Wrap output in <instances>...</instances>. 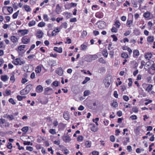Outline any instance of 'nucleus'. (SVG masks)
Wrapping results in <instances>:
<instances>
[{
	"label": "nucleus",
	"mask_w": 155,
	"mask_h": 155,
	"mask_svg": "<svg viewBox=\"0 0 155 155\" xmlns=\"http://www.w3.org/2000/svg\"><path fill=\"white\" fill-rule=\"evenodd\" d=\"M13 63L16 65L18 64L21 65L24 64L25 63V61H21L19 58H17L13 61Z\"/></svg>",
	"instance_id": "f257e3e1"
},
{
	"label": "nucleus",
	"mask_w": 155,
	"mask_h": 155,
	"mask_svg": "<svg viewBox=\"0 0 155 155\" xmlns=\"http://www.w3.org/2000/svg\"><path fill=\"white\" fill-rule=\"evenodd\" d=\"M98 28L101 29L104 28L106 27V23L103 21H100L97 22Z\"/></svg>",
	"instance_id": "f03ea898"
},
{
	"label": "nucleus",
	"mask_w": 155,
	"mask_h": 155,
	"mask_svg": "<svg viewBox=\"0 0 155 155\" xmlns=\"http://www.w3.org/2000/svg\"><path fill=\"white\" fill-rule=\"evenodd\" d=\"M152 54L150 52H148L145 54L144 57L145 59L149 60L152 57Z\"/></svg>",
	"instance_id": "7ed1b4c3"
},
{
	"label": "nucleus",
	"mask_w": 155,
	"mask_h": 155,
	"mask_svg": "<svg viewBox=\"0 0 155 155\" xmlns=\"http://www.w3.org/2000/svg\"><path fill=\"white\" fill-rule=\"evenodd\" d=\"M44 33L41 30L38 31L36 33V36L38 38H41L42 37Z\"/></svg>",
	"instance_id": "20e7f679"
},
{
	"label": "nucleus",
	"mask_w": 155,
	"mask_h": 155,
	"mask_svg": "<svg viewBox=\"0 0 155 155\" xmlns=\"http://www.w3.org/2000/svg\"><path fill=\"white\" fill-rule=\"evenodd\" d=\"M43 90V87L41 85L38 86L36 88V91L38 93H41L42 92Z\"/></svg>",
	"instance_id": "39448f33"
},
{
	"label": "nucleus",
	"mask_w": 155,
	"mask_h": 155,
	"mask_svg": "<svg viewBox=\"0 0 155 155\" xmlns=\"http://www.w3.org/2000/svg\"><path fill=\"white\" fill-rule=\"evenodd\" d=\"M88 57L91 61L94 60L98 58V56L96 54L89 55Z\"/></svg>",
	"instance_id": "423d86ee"
},
{
	"label": "nucleus",
	"mask_w": 155,
	"mask_h": 155,
	"mask_svg": "<svg viewBox=\"0 0 155 155\" xmlns=\"http://www.w3.org/2000/svg\"><path fill=\"white\" fill-rule=\"evenodd\" d=\"M56 73L58 75L61 76L63 74V71L62 69L61 68H58L56 71Z\"/></svg>",
	"instance_id": "0eeeda50"
},
{
	"label": "nucleus",
	"mask_w": 155,
	"mask_h": 155,
	"mask_svg": "<svg viewBox=\"0 0 155 155\" xmlns=\"http://www.w3.org/2000/svg\"><path fill=\"white\" fill-rule=\"evenodd\" d=\"M21 41L23 43L26 44L28 43L30 41V39L27 38L26 37H23L21 39Z\"/></svg>",
	"instance_id": "6e6552de"
},
{
	"label": "nucleus",
	"mask_w": 155,
	"mask_h": 155,
	"mask_svg": "<svg viewBox=\"0 0 155 155\" xmlns=\"http://www.w3.org/2000/svg\"><path fill=\"white\" fill-rule=\"evenodd\" d=\"M54 50L56 52L59 53H61L62 51V48L61 47L58 48L56 47H55L54 48Z\"/></svg>",
	"instance_id": "1a4fd4ad"
},
{
	"label": "nucleus",
	"mask_w": 155,
	"mask_h": 155,
	"mask_svg": "<svg viewBox=\"0 0 155 155\" xmlns=\"http://www.w3.org/2000/svg\"><path fill=\"white\" fill-rule=\"evenodd\" d=\"M10 39L11 41L14 43H16L18 41L17 38L15 36H11Z\"/></svg>",
	"instance_id": "9d476101"
},
{
	"label": "nucleus",
	"mask_w": 155,
	"mask_h": 155,
	"mask_svg": "<svg viewBox=\"0 0 155 155\" xmlns=\"http://www.w3.org/2000/svg\"><path fill=\"white\" fill-rule=\"evenodd\" d=\"M63 140L66 143L69 142L71 140V139L69 136L67 134L66 136H65L63 138Z\"/></svg>",
	"instance_id": "9b49d317"
},
{
	"label": "nucleus",
	"mask_w": 155,
	"mask_h": 155,
	"mask_svg": "<svg viewBox=\"0 0 155 155\" xmlns=\"http://www.w3.org/2000/svg\"><path fill=\"white\" fill-rule=\"evenodd\" d=\"M18 32L21 33L22 35H24L28 33V30L26 29L19 30H18Z\"/></svg>",
	"instance_id": "f8f14e48"
},
{
	"label": "nucleus",
	"mask_w": 155,
	"mask_h": 155,
	"mask_svg": "<svg viewBox=\"0 0 155 155\" xmlns=\"http://www.w3.org/2000/svg\"><path fill=\"white\" fill-rule=\"evenodd\" d=\"M9 78L6 75H2L1 76V79L2 81L5 82L8 80Z\"/></svg>",
	"instance_id": "ddd939ff"
},
{
	"label": "nucleus",
	"mask_w": 155,
	"mask_h": 155,
	"mask_svg": "<svg viewBox=\"0 0 155 155\" xmlns=\"http://www.w3.org/2000/svg\"><path fill=\"white\" fill-rule=\"evenodd\" d=\"M35 71L36 73H40L41 71V65H39L36 67Z\"/></svg>",
	"instance_id": "4468645a"
},
{
	"label": "nucleus",
	"mask_w": 155,
	"mask_h": 155,
	"mask_svg": "<svg viewBox=\"0 0 155 155\" xmlns=\"http://www.w3.org/2000/svg\"><path fill=\"white\" fill-rule=\"evenodd\" d=\"M150 13L149 12H147L143 14V16L145 18H149L150 16Z\"/></svg>",
	"instance_id": "2eb2a0df"
},
{
	"label": "nucleus",
	"mask_w": 155,
	"mask_h": 155,
	"mask_svg": "<svg viewBox=\"0 0 155 155\" xmlns=\"http://www.w3.org/2000/svg\"><path fill=\"white\" fill-rule=\"evenodd\" d=\"M63 117L66 120H68L69 119V115L68 113L64 112L63 114Z\"/></svg>",
	"instance_id": "dca6fc26"
},
{
	"label": "nucleus",
	"mask_w": 155,
	"mask_h": 155,
	"mask_svg": "<svg viewBox=\"0 0 155 155\" xmlns=\"http://www.w3.org/2000/svg\"><path fill=\"white\" fill-rule=\"evenodd\" d=\"M7 118L9 120H12L15 119L14 115H6Z\"/></svg>",
	"instance_id": "f3484780"
},
{
	"label": "nucleus",
	"mask_w": 155,
	"mask_h": 155,
	"mask_svg": "<svg viewBox=\"0 0 155 155\" xmlns=\"http://www.w3.org/2000/svg\"><path fill=\"white\" fill-rule=\"evenodd\" d=\"M131 2L134 7L136 8L137 7V0H131Z\"/></svg>",
	"instance_id": "a211bd4d"
},
{
	"label": "nucleus",
	"mask_w": 155,
	"mask_h": 155,
	"mask_svg": "<svg viewBox=\"0 0 155 155\" xmlns=\"http://www.w3.org/2000/svg\"><path fill=\"white\" fill-rule=\"evenodd\" d=\"M139 55V52L138 50H135L133 51V56H137Z\"/></svg>",
	"instance_id": "6ab92c4d"
},
{
	"label": "nucleus",
	"mask_w": 155,
	"mask_h": 155,
	"mask_svg": "<svg viewBox=\"0 0 155 155\" xmlns=\"http://www.w3.org/2000/svg\"><path fill=\"white\" fill-rule=\"evenodd\" d=\"M102 53V54L106 58H107V57L108 54L107 49H104L103 50Z\"/></svg>",
	"instance_id": "aec40b11"
},
{
	"label": "nucleus",
	"mask_w": 155,
	"mask_h": 155,
	"mask_svg": "<svg viewBox=\"0 0 155 155\" xmlns=\"http://www.w3.org/2000/svg\"><path fill=\"white\" fill-rule=\"evenodd\" d=\"M121 56L124 58H127L128 57V54L124 52L122 53L121 54Z\"/></svg>",
	"instance_id": "412c9836"
},
{
	"label": "nucleus",
	"mask_w": 155,
	"mask_h": 155,
	"mask_svg": "<svg viewBox=\"0 0 155 155\" xmlns=\"http://www.w3.org/2000/svg\"><path fill=\"white\" fill-rule=\"evenodd\" d=\"M59 32L58 30V28H57L56 30H54L52 32V36L55 35H56V33Z\"/></svg>",
	"instance_id": "4be33fe9"
},
{
	"label": "nucleus",
	"mask_w": 155,
	"mask_h": 155,
	"mask_svg": "<svg viewBox=\"0 0 155 155\" xmlns=\"http://www.w3.org/2000/svg\"><path fill=\"white\" fill-rule=\"evenodd\" d=\"M10 80L12 82V83H14L15 81V78L14 74H12L10 78Z\"/></svg>",
	"instance_id": "5701e85b"
},
{
	"label": "nucleus",
	"mask_w": 155,
	"mask_h": 155,
	"mask_svg": "<svg viewBox=\"0 0 155 155\" xmlns=\"http://www.w3.org/2000/svg\"><path fill=\"white\" fill-rule=\"evenodd\" d=\"M19 10H18L16 12L13 14L12 15V17L13 18L15 19L17 18L19 14Z\"/></svg>",
	"instance_id": "b1692460"
},
{
	"label": "nucleus",
	"mask_w": 155,
	"mask_h": 155,
	"mask_svg": "<svg viewBox=\"0 0 155 155\" xmlns=\"http://www.w3.org/2000/svg\"><path fill=\"white\" fill-rule=\"evenodd\" d=\"M36 22L35 21H30L28 23V26L29 27L33 26L35 24Z\"/></svg>",
	"instance_id": "393cba45"
},
{
	"label": "nucleus",
	"mask_w": 155,
	"mask_h": 155,
	"mask_svg": "<svg viewBox=\"0 0 155 155\" xmlns=\"http://www.w3.org/2000/svg\"><path fill=\"white\" fill-rule=\"evenodd\" d=\"M105 68L104 67H101L99 68L98 70V72L99 73H101L104 71Z\"/></svg>",
	"instance_id": "a878e982"
},
{
	"label": "nucleus",
	"mask_w": 155,
	"mask_h": 155,
	"mask_svg": "<svg viewBox=\"0 0 155 155\" xmlns=\"http://www.w3.org/2000/svg\"><path fill=\"white\" fill-rule=\"evenodd\" d=\"M25 45H20L19 46L18 48V50L21 51H23L24 50V48H25Z\"/></svg>",
	"instance_id": "bb28decb"
},
{
	"label": "nucleus",
	"mask_w": 155,
	"mask_h": 155,
	"mask_svg": "<svg viewBox=\"0 0 155 155\" xmlns=\"http://www.w3.org/2000/svg\"><path fill=\"white\" fill-rule=\"evenodd\" d=\"M45 25V24L44 22L41 21L38 24V26L39 27H42L44 26Z\"/></svg>",
	"instance_id": "cd10ccee"
},
{
	"label": "nucleus",
	"mask_w": 155,
	"mask_h": 155,
	"mask_svg": "<svg viewBox=\"0 0 155 155\" xmlns=\"http://www.w3.org/2000/svg\"><path fill=\"white\" fill-rule=\"evenodd\" d=\"M153 85L152 84H149L146 88V90L149 92L152 90Z\"/></svg>",
	"instance_id": "c85d7f7f"
},
{
	"label": "nucleus",
	"mask_w": 155,
	"mask_h": 155,
	"mask_svg": "<svg viewBox=\"0 0 155 155\" xmlns=\"http://www.w3.org/2000/svg\"><path fill=\"white\" fill-rule=\"evenodd\" d=\"M125 140L123 142L124 145H126L127 142H129V137H126L124 138Z\"/></svg>",
	"instance_id": "c756f323"
},
{
	"label": "nucleus",
	"mask_w": 155,
	"mask_h": 155,
	"mask_svg": "<svg viewBox=\"0 0 155 155\" xmlns=\"http://www.w3.org/2000/svg\"><path fill=\"white\" fill-rule=\"evenodd\" d=\"M24 8L25 10L27 12H30L31 10L30 8L28 5H25L24 6Z\"/></svg>",
	"instance_id": "7c9ffc66"
},
{
	"label": "nucleus",
	"mask_w": 155,
	"mask_h": 155,
	"mask_svg": "<svg viewBox=\"0 0 155 155\" xmlns=\"http://www.w3.org/2000/svg\"><path fill=\"white\" fill-rule=\"evenodd\" d=\"M154 38L153 36H149L147 38V41L149 42H152L153 41Z\"/></svg>",
	"instance_id": "2f4dec72"
},
{
	"label": "nucleus",
	"mask_w": 155,
	"mask_h": 155,
	"mask_svg": "<svg viewBox=\"0 0 155 155\" xmlns=\"http://www.w3.org/2000/svg\"><path fill=\"white\" fill-rule=\"evenodd\" d=\"M99 62L100 63L105 64L106 63V62L102 58H100L99 59Z\"/></svg>",
	"instance_id": "473e14b6"
},
{
	"label": "nucleus",
	"mask_w": 155,
	"mask_h": 155,
	"mask_svg": "<svg viewBox=\"0 0 155 155\" xmlns=\"http://www.w3.org/2000/svg\"><path fill=\"white\" fill-rule=\"evenodd\" d=\"M28 127H25L21 129V130L25 133H26L28 131Z\"/></svg>",
	"instance_id": "72a5a7b5"
},
{
	"label": "nucleus",
	"mask_w": 155,
	"mask_h": 155,
	"mask_svg": "<svg viewBox=\"0 0 155 155\" xmlns=\"http://www.w3.org/2000/svg\"><path fill=\"white\" fill-rule=\"evenodd\" d=\"M87 31H84L82 33L81 35V38H84V37H85L86 36V35H87Z\"/></svg>",
	"instance_id": "f704fd0d"
},
{
	"label": "nucleus",
	"mask_w": 155,
	"mask_h": 155,
	"mask_svg": "<svg viewBox=\"0 0 155 155\" xmlns=\"http://www.w3.org/2000/svg\"><path fill=\"white\" fill-rule=\"evenodd\" d=\"M133 23L132 20H127V25L128 27H130V25H131Z\"/></svg>",
	"instance_id": "c9c22d12"
},
{
	"label": "nucleus",
	"mask_w": 155,
	"mask_h": 155,
	"mask_svg": "<svg viewBox=\"0 0 155 155\" xmlns=\"http://www.w3.org/2000/svg\"><path fill=\"white\" fill-rule=\"evenodd\" d=\"M49 132L52 134H56L55 130L53 129H51L49 130Z\"/></svg>",
	"instance_id": "e433bc0d"
},
{
	"label": "nucleus",
	"mask_w": 155,
	"mask_h": 155,
	"mask_svg": "<svg viewBox=\"0 0 155 155\" xmlns=\"http://www.w3.org/2000/svg\"><path fill=\"white\" fill-rule=\"evenodd\" d=\"M91 131L94 132H96L97 130V129L96 128L94 124L93 125L92 127H91Z\"/></svg>",
	"instance_id": "4c0bfd02"
},
{
	"label": "nucleus",
	"mask_w": 155,
	"mask_h": 155,
	"mask_svg": "<svg viewBox=\"0 0 155 155\" xmlns=\"http://www.w3.org/2000/svg\"><path fill=\"white\" fill-rule=\"evenodd\" d=\"M115 25L117 28H119L120 25V23L117 20L115 22Z\"/></svg>",
	"instance_id": "58836bf2"
},
{
	"label": "nucleus",
	"mask_w": 155,
	"mask_h": 155,
	"mask_svg": "<svg viewBox=\"0 0 155 155\" xmlns=\"http://www.w3.org/2000/svg\"><path fill=\"white\" fill-rule=\"evenodd\" d=\"M26 88L28 89V92H29L32 88V86L31 84H29L27 85Z\"/></svg>",
	"instance_id": "ea45409f"
},
{
	"label": "nucleus",
	"mask_w": 155,
	"mask_h": 155,
	"mask_svg": "<svg viewBox=\"0 0 155 155\" xmlns=\"http://www.w3.org/2000/svg\"><path fill=\"white\" fill-rule=\"evenodd\" d=\"M90 78H89L86 77L85 78V79L82 82V84H85L88 81L90 80Z\"/></svg>",
	"instance_id": "a19ab883"
},
{
	"label": "nucleus",
	"mask_w": 155,
	"mask_h": 155,
	"mask_svg": "<svg viewBox=\"0 0 155 155\" xmlns=\"http://www.w3.org/2000/svg\"><path fill=\"white\" fill-rule=\"evenodd\" d=\"M90 94V91L89 90H86L84 92V96H86L89 95Z\"/></svg>",
	"instance_id": "79ce46f5"
},
{
	"label": "nucleus",
	"mask_w": 155,
	"mask_h": 155,
	"mask_svg": "<svg viewBox=\"0 0 155 155\" xmlns=\"http://www.w3.org/2000/svg\"><path fill=\"white\" fill-rule=\"evenodd\" d=\"M81 50H85L87 48V46L86 45L82 44L81 46Z\"/></svg>",
	"instance_id": "37998d69"
},
{
	"label": "nucleus",
	"mask_w": 155,
	"mask_h": 155,
	"mask_svg": "<svg viewBox=\"0 0 155 155\" xmlns=\"http://www.w3.org/2000/svg\"><path fill=\"white\" fill-rule=\"evenodd\" d=\"M85 144L86 147H91V143L88 141H86L85 142Z\"/></svg>",
	"instance_id": "c03bdc74"
},
{
	"label": "nucleus",
	"mask_w": 155,
	"mask_h": 155,
	"mask_svg": "<svg viewBox=\"0 0 155 155\" xmlns=\"http://www.w3.org/2000/svg\"><path fill=\"white\" fill-rule=\"evenodd\" d=\"M7 10L10 13H12L13 11V9L11 7H8L7 8Z\"/></svg>",
	"instance_id": "a18cd8bd"
},
{
	"label": "nucleus",
	"mask_w": 155,
	"mask_h": 155,
	"mask_svg": "<svg viewBox=\"0 0 155 155\" xmlns=\"http://www.w3.org/2000/svg\"><path fill=\"white\" fill-rule=\"evenodd\" d=\"M118 30L115 27H113L111 29L112 32L116 33L117 32Z\"/></svg>",
	"instance_id": "49530a36"
},
{
	"label": "nucleus",
	"mask_w": 155,
	"mask_h": 155,
	"mask_svg": "<svg viewBox=\"0 0 155 155\" xmlns=\"http://www.w3.org/2000/svg\"><path fill=\"white\" fill-rule=\"evenodd\" d=\"M58 83H59L58 81H55L53 82L52 84L53 85L55 86V87H57L58 86Z\"/></svg>",
	"instance_id": "de8ad7c7"
},
{
	"label": "nucleus",
	"mask_w": 155,
	"mask_h": 155,
	"mask_svg": "<svg viewBox=\"0 0 155 155\" xmlns=\"http://www.w3.org/2000/svg\"><path fill=\"white\" fill-rule=\"evenodd\" d=\"M43 18L45 21H48V16L47 15L44 14L43 15Z\"/></svg>",
	"instance_id": "09e8293b"
},
{
	"label": "nucleus",
	"mask_w": 155,
	"mask_h": 155,
	"mask_svg": "<svg viewBox=\"0 0 155 155\" xmlns=\"http://www.w3.org/2000/svg\"><path fill=\"white\" fill-rule=\"evenodd\" d=\"M111 105L114 107H116L117 106V104L116 102L114 101L113 103H111Z\"/></svg>",
	"instance_id": "8fccbe9b"
},
{
	"label": "nucleus",
	"mask_w": 155,
	"mask_h": 155,
	"mask_svg": "<svg viewBox=\"0 0 155 155\" xmlns=\"http://www.w3.org/2000/svg\"><path fill=\"white\" fill-rule=\"evenodd\" d=\"M83 137L81 136H79L77 138V140L79 141H81L83 140Z\"/></svg>",
	"instance_id": "3c124183"
},
{
	"label": "nucleus",
	"mask_w": 155,
	"mask_h": 155,
	"mask_svg": "<svg viewBox=\"0 0 155 155\" xmlns=\"http://www.w3.org/2000/svg\"><path fill=\"white\" fill-rule=\"evenodd\" d=\"M123 98L124 100L126 101H128L129 100L128 97L126 95L123 96Z\"/></svg>",
	"instance_id": "603ef678"
},
{
	"label": "nucleus",
	"mask_w": 155,
	"mask_h": 155,
	"mask_svg": "<svg viewBox=\"0 0 155 155\" xmlns=\"http://www.w3.org/2000/svg\"><path fill=\"white\" fill-rule=\"evenodd\" d=\"M130 118L132 120H135L137 119V117L136 115H133L130 116Z\"/></svg>",
	"instance_id": "864d4df0"
},
{
	"label": "nucleus",
	"mask_w": 155,
	"mask_h": 155,
	"mask_svg": "<svg viewBox=\"0 0 155 155\" xmlns=\"http://www.w3.org/2000/svg\"><path fill=\"white\" fill-rule=\"evenodd\" d=\"M7 147L8 148L10 149H11L12 147V146L11 143H8V145L7 146Z\"/></svg>",
	"instance_id": "5fc2aeb1"
},
{
	"label": "nucleus",
	"mask_w": 155,
	"mask_h": 155,
	"mask_svg": "<svg viewBox=\"0 0 155 155\" xmlns=\"http://www.w3.org/2000/svg\"><path fill=\"white\" fill-rule=\"evenodd\" d=\"M96 16L98 18H101L103 17V15H100V13H97L96 14Z\"/></svg>",
	"instance_id": "6e6d98bb"
},
{
	"label": "nucleus",
	"mask_w": 155,
	"mask_h": 155,
	"mask_svg": "<svg viewBox=\"0 0 155 155\" xmlns=\"http://www.w3.org/2000/svg\"><path fill=\"white\" fill-rule=\"evenodd\" d=\"M16 145L18 146V149L19 150H23L24 149V148L22 147H20L18 143H16Z\"/></svg>",
	"instance_id": "4d7b16f0"
},
{
	"label": "nucleus",
	"mask_w": 155,
	"mask_h": 155,
	"mask_svg": "<svg viewBox=\"0 0 155 155\" xmlns=\"http://www.w3.org/2000/svg\"><path fill=\"white\" fill-rule=\"evenodd\" d=\"M110 140L112 142H114L115 141L114 136L113 135L111 136L110 137Z\"/></svg>",
	"instance_id": "13d9d810"
},
{
	"label": "nucleus",
	"mask_w": 155,
	"mask_h": 155,
	"mask_svg": "<svg viewBox=\"0 0 155 155\" xmlns=\"http://www.w3.org/2000/svg\"><path fill=\"white\" fill-rule=\"evenodd\" d=\"M153 63V61H149L146 63V65L147 66H149L151 64Z\"/></svg>",
	"instance_id": "bf43d9fd"
},
{
	"label": "nucleus",
	"mask_w": 155,
	"mask_h": 155,
	"mask_svg": "<svg viewBox=\"0 0 155 155\" xmlns=\"http://www.w3.org/2000/svg\"><path fill=\"white\" fill-rule=\"evenodd\" d=\"M9 101L10 103H11L12 104H16L15 102L14 101L13 99L12 98H11L9 99Z\"/></svg>",
	"instance_id": "052dcab7"
},
{
	"label": "nucleus",
	"mask_w": 155,
	"mask_h": 155,
	"mask_svg": "<svg viewBox=\"0 0 155 155\" xmlns=\"http://www.w3.org/2000/svg\"><path fill=\"white\" fill-rule=\"evenodd\" d=\"M132 110L135 113H137L138 111V109L136 107H134L132 108Z\"/></svg>",
	"instance_id": "680f3d73"
},
{
	"label": "nucleus",
	"mask_w": 155,
	"mask_h": 155,
	"mask_svg": "<svg viewBox=\"0 0 155 155\" xmlns=\"http://www.w3.org/2000/svg\"><path fill=\"white\" fill-rule=\"evenodd\" d=\"M61 26L65 29L67 28V24L66 22H64L62 23Z\"/></svg>",
	"instance_id": "e2e57ef3"
},
{
	"label": "nucleus",
	"mask_w": 155,
	"mask_h": 155,
	"mask_svg": "<svg viewBox=\"0 0 155 155\" xmlns=\"http://www.w3.org/2000/svg\"><path fill=\"white\" fill-rule=\"evenodd\" d=\"M61 8L59 4H57L56 6V11L59 12L61 10Z\"/></svg>",
	"instance_id": "0e129e2a"
},
{
	"label": "nucleus",
	"mask_w": 155,
	"mask_h": 155,
	"mask_svg": "<svg viewBox=\"0 0 155 155\" xmlns=\"http://www.w3.org/2000/svg\"><path fill=\"white\" fill-rule=\"evenodd\" d=\"M26 149L30 151H31L33 150V148L32 147L30 146L27 147H26Z\"/></svg>",
	"instance_id": "69168bd1"
},
{
	"label": "nucleus",
	"mask_w": 155,
	"mask_h": 155,
	"mask_svg": "<svg viewBox=\"0 0 155 155\" xmlns=\"http://www.w3.org/2000/svg\"><path fill=\"white\" fill-rule=\"evenodd\" d=\"M20 94L21 95H24L26 94V93H25V89L21 90L20 91Z\"/></svg>",
	"instance_id": "338daca9"
},
{
	"label": "nucleus",
	"mask_w": 155,
	"mask_h": 155,
	"mask_svg": "<svg viewBox=\"0 0 155 155\" xmlns=\"http://www.w3.org/2000/svg\"><path fill=\"white\" fill-rule=\"evenodd\" d=\"M92 154L93 155H99V152L96 151H94L92 152Z\"/></svg>",
	"instance_id": "774afa93"
}]
</instances>
